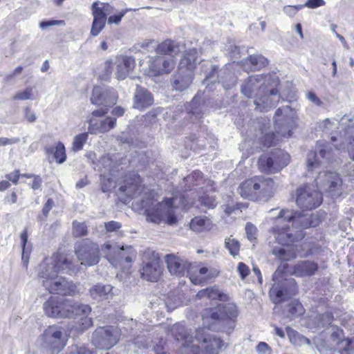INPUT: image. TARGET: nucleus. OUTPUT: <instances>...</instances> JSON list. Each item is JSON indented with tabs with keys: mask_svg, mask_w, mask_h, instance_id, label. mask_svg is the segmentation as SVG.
Returning a JSON list of instances; mask_svg holds the SVG:
<instances>
[{
	"mask_svg": "<svg viewBox=\"0 0 354 354\" xmlns=\"http://www.w3.org/2000/svg\"><path fill=\"white\" fill-rule=\"evenodd\" d=\"M46 316L52 318L79 317V329L84 330L93 325V321L88 315L91 308L87 304H81L73 299H62L51 296L43 304Z\"/></svg>",
	"mask_w": 354,
	"mask_h": 354,
	"instance_id": "nucleus-1",
	"label": "nucleus"
},
{
	"mask_svg": "<svg viewBox=\"0 0 354 354\" xmlns=\"http://www.w3.org/2000/svg\"><path fill=\"white\" fill-rule=\"evenodd\" d=\"M274 225L270 232L276 241L283 245H290L301 239V232L294 228H307L311 225L308 218L297 212L283 209L274 218Z\"/></svg>",
	"mask_w": 354,
	"mask_h": 354,
	"instance_id": "nucleus-2",
	"label": "nucleus"
},
{
	"mask_svg": "<svg viewBox=\"0 0 354 354\" xmlns=\"http://www.w3.org/2000/svg\"><path fill=\"white\" fill-rule=\"evenodd\" d=\"M170 331L176 341L181 342L183 347H189L190 344H193L191 346L192 354H218V349L223 346L220 338L207 334L205 328L197 330L194 339L180 323L172 326Z\"/></svg>",
	"mask_w": 354,
	"mask_h": 354,
	"instance_id": "nucleus-3",
	"label": "nucleus"
},
{
	"mask_svg": "<svg viewBox=\"0 0 354 354\" xmlns=\"http://www.w3.org/2000/svg\"><path fill=\"white\" fill-rule=\"evenodd\" d=\"M295 111L289 106L279 108L274 114V120L277 133L267 132L269 120L261 119L258 122L262 136L259 138L265 147L276 145L280 137L288 138L291 136L290 127L293 123Z\"/></svg>",
	"mask_w": 354,
	"mask_h": 354,
	"instance_id": "nucleus-4",
	"label": "nucleus"
},
{
	"mask_svg": "<svg viewBox=\"0 0 354 354\" xmlns=\"http://www.w3.org/2000/svg\"><path fill=\"white\" fill-rule=\"evenodd\" d=\"M238 192L245 198L252 201H267L274 192V182L270 178L254 176L245 180L239 187Z\"/></svg>",
	"mask_w": 354,
	"mask_h": 354,
	"instance_id": "nucleus-5",
	"label": "nucleus"
},
{
	"mask_svg": "<svg viewBox=\"0 0 354 354\" xmlns=\"http://www.w3.org/2000/svg\"><path fill=\"white\" fill-rule=\"evenodd\" d=\"M71 262L60 254H53L51 257L46 258L37 268V276L41 279L42 285L45 281L53 280L61 272L71 270Z\"/></svg>",
	"mask_w": 354,
	"mask_h": 354,
	"instance_id": "nucleus-6",
	"label": "nucleus"
},
{
	"mask_svg": "<svg viewBox=\"0 0 354 354\" xmlns=\"http://www.w3.org/2000/svg\"><path fill=\"white\" fill-rule=\"evenodd\" d=\"M279 83L278 78L274 76L265 86H260L254 102L256 109L266 111L279 102L281 95L277 88Z\"/></svg>",
	"mask_w": 354,
	"mask_h": 354,
	"instance_id": "nucleus-7",
	"label": "nucleus"
},
{
	"mask_svg": "<svg viewBox=\"0 0 354 354\" xmlns=\"http://www.w3.org/2000/svg\"><path fill=\"white\" fill-rule=\"evenodd\" d=\"M39 342L46 354H58L66 344L63 332L55 325L49 326L44 330L39 337Z\"/></svg>",
	"mask_w": 354,
	"mask_h": 354,
	"instance_id": "nucleus-8",
	"label": "nucleus"
},
{
	"mask_svg": "<svg viewBox=\"0 0 354 354\" xmlns=\"http://www.w3.org/2000/svg\"><path fill=\"white\" fill-rule=\"evenodd\" d=\"M174 198H167L165 201L158 203L153 207L147 209V220L159 224L162 222L169 225H174L177 223V217L175 214L174 205Z\"/></svg>",
	"mask_w": 354,
	"mask_h": 354,
	"instance_id": "nucleus-9",
	"label": "nucleus"
},
{
	"mask_svg": "<svg viewBox=\"0 0 354 354\" xmlns=\"http://www.w3.org/2000/svg\"><path fill=\"white\" fill-rule=\"evenodd\" d=\"M297 205L303 210H311L320 205L322 202L321 193L313 185L300 186L296 191Z\"/></svg>",
	"mask_w": 354,
	"mask_h": 354,
	"instance_id": "nucleus-10",
	"label": "nucleus"
},
{
	"mask_svg": "<svg viewBox=\"0 0 354 354\" xmlns=\"http://www.w3.org/2000/svg\"><path fill=\"white\" fill-rule=\"evenodd\" d=\"M75 252L82 265L92 266L97 264L100 259V250L98 244L88 239L77 243Z\"/></svg>",
	"mask_w": 354,
	"mask_h": 354,
	"instance_id": "nucleus-11",
	"label": "nucleus"
},
{
	"mask_svg": "<svg viewBox=\"0 0 354 354\" xmlns=\"http://www.w3.org/2000/svg\"><path fill=\"white\" fill-rule=\"evenodd\" d=\"M107 113V108H101L91 113V116L87 120L88 133L91 134L105 133L115 127L116 118L112 117L102 118Z\"/></svg>",
	"mask_w": 354,
	"mask_h": 354,
	"instance_id": "nucleus-12",
	"label": "nucleus"
},
{
	"mask_svg": "<svg viewBox=\"0 0 354 354\" xmlns=\"http://www.w3.org/2000/svg\"><path fill=\"white\" fill-rule=\"evenodd\" d=\"M290 161V156L281 151L277 150L270 156L263 155L258 161L260 170L264 172L275 173L286 167Z\"/></svg>",
	"mask_w": 354,
	"mask_h": 354,
	"instance_id": "nucleus-13",
	"label": "nucleus"
},
{
	"mask_svg": "<svg viewBox=\"0 0 354 354\" xmlns=\"http://www.w3.org/2000/svg\"><path fill=\"white\" fill-rule=\"evenodd\" d=\"M120 333L113 326L99 327L92 336L93 344L100 349H110L119 341Z\"/></svg>",
	"mask_w": 354,
	"mask_h": 354,
	"instance_id": "nucleus-14",
	"label": "nucleus"
},
{
	"mask_svg": "<svg viewBox=\"0 0 354 354\" xmlns=\"http://www.w3.org/2000/svg\"><path fill=\"white\" fill-rule=\"evenodd\" d=\"M113 11V8L109 3L95 1L92 4L93 17L91 35L95 37L103 30L106 24V16Z\"/></svg>",
	"mask_w": 354,
	"mask_h": 354,
	"instance_id": "nucleus-15",
	"label": "nucleus"
},
{
	"mask_svg": "<svg viewBox=\"0 0 354 354\" xmlns=\"http://www.w3.org/2000/svg\"><path fill=\"white\" fill-rule=\"evenodd\" d=\"M317 152L310 151L307 155V168L308 171H314L321 165L326 166L331 158V150L328 145L320 142L317 145Z\"/></svg>",
	"mask_w": 354,
	"mask_h": 354,
	"instance_id": "nucleus-16",
	"label": "nucleus"
},
{
	"mask_svg": "<svg viewBox=\"0 0 354 354\" xmlns=\"http://www.w3.org/2000/svg\"><path fill=\"white\" fill-rule=\"evenodd\" d=\"M43 286L52 294L73 296L79 292L76 284L58 275L50 281H45Z\"/></svg>",
	"mask_w": 354,
	"mask_h": 354,
	"instance_id": "nucleus-17",
	"label": "nucleus"
},
{
	"mask_svg": "<svg viewBox=\"0 0 354 354\" xmlns=\"http://www.w3.org/2000/svg\"><path fill=\"white\" fill-rule=\"evenodd\" d=\"M118 95L113 88H109L102 86H95L91 101L95 105H103L107 108L117 102Z\"/></svg>",
	"mask_w": 354,
	"mask_h": 354,
	"instance_id": "nucleus-18",
	"label": "nucleus"
},
{
	"mask_svg": "<svg viewBox=\"0 0 354 354\" xmlns=\"http://www.w3.org/2000/svg\"><path fill=\"white\" fill-rule=\"evenodd\" d=\"M165 260L169 272L173 275L183 276L185 273L189 274V270L195 268L192 263L174 254L165 255Z\"/></svg>",
	"mask_w": 354,
	"mask_h": 354,
	"instance_id": "nucleus-19",
	"label": "nucleus"
},
{
	"mask_svg": "<svg viewBox=\"0 0 354 354\" xmlns=\"http://www.w3.org/2000/svg\"><path fill=\"white\" fill-rule=\"evenodd\" d=\"M175 65L172 57L167 56H156L149 60V70L152 76H158L163 73H170Z\"/></svg>",
	"mask_w": 354,
	"mask_h": 354,
	"instance_id": "nucleus-20",
	"label": "nucleus"
},
{
	"mask_svg": "<svg viewBox=\"0 0 354 354\" xmlns=\"http://www.w3.org/2000/svg\"><path fill=\"white\" fill-rule=\"evenodd\" d=\"M274 77L270 75L250 76L242 85V94L247 97H252L254 94L256 98V95L258 93L260 86H265Z\"/></svg>",
	"mask_w": 354,
	"mask_h": 354,
	"instance_id": "nucleus-21",
	"label": "nucleus"
},
{
	"mask_svg": "<svg viewBox=\"0 0 354 354\" xmlns=\"http://www.w3.org/2000/svg\"><path fill=\"white\" fill-rule=\"evenodd\" d=\"M297 292V285L294 279H286L281 288L274 286L270 291L272 301L279 304L287 298L295 295Z\"/></svg>",
	"mask_w": 354,
	"mask_h": 354,
	"instance_id": "nucleus-22",
	"label": "nucleus"
},
{
	"mask_svg": "<svg viewBox=\"0 0 354 354\" xmlns=\"http://www.w3.org/2000/svg\"><path fill=\"white\" fill-rule=\"evenodd\" d=\"M317 185L323 189L333 193L342 185V179L335 172L319 171L317 178L315 180Z\"/></svg>",
	"mask_w": 354,
	"mask_h": 354,
	"instance_id": "nucleus-23",
	"label": "nucleus"
},
{
	"mask_svg": "<svg viewBox=\"0 0 354 354\" xmlns=\"http://www.w3.org/2000/svg\"><path fill=\"white\" fill-rule=\"evenodd\" d=\"M114 66L117 79L124 80L129 72L134 68L135 60L131 57L121 56L117 57Z\"/></svg>",
	"mask_w": 354,
	"mask_h": 354,
	"instance_id": "nucleus-24",
	"label": "nucleus"
},
{
	"mask_svg": "<svg viewBox=\"0 0 354 354\" xmlns=\"http://www.w3.org/2000/svg\"><path fill=\"white\" fill-rule=\"evenodd\" d=\"M153 103L152 95L145 88L138 86L134 93L133 107L143 111Z\"/></svg>",
	"mask_w": 354,
	"mask_h": 354,
	"instance_id": "nucleus-25",
	"label": "nucleus"
},
{
	"mask_svg": "<svg viewBox=\"0 0 354 354\" xmlns=\"http://www.w3.org/2000/svg\"><path fill=\"white\" fill-rule=\"evenodd\" d=\"M193 73L191 71L178 68L177 73L173 77V87L176 90L183 91L192 82Z\"/></svg>",
	"mask_w": 354,
	"mask_h": 354,
	"instance_id": "nucleus-26",
	"label": "nucleus"
},
{
	"mask_svg": "<svg viewBox=\"0 0 354 354\" xmlns=\"http://www.w3.org/2000/svg\"><path fill=\"white\" fill-rule=\"evenodd\" d=\"M161 274V268L158 260L153 259L147 263L142 268L141 276L149 281H157Z\"/></svg>",
	"mask_w": 354,
	"mask_h": 354,
	"instance_id": "nucleus-27",
	"label": "nucleus"
},
{
	"mask_svg": "<svg viewBox=\"0 0 354 354\" xmlns=\"http://www.w3.org/2000/svg\"><path fill=\"white\" fill-rule=\"evenodd\" d=\"M141 186V180L138 174L133 172L129 174L125 184L119 188L122 192H124L128 196L133 197L139 192Z\"/></svg>",
	"mask_w": 354,
	"mask_h": 354,
	"instance_id": "nucleus-28",
	"label": "nucleus"
},
{
	"mask_svg": "<svg viewBox=\"0 0 354 354\" xmlns=\"http://www.w3.org/2000/svg\"><path fill=\"white\" fill-rule=\"evenodd\" d=\"M195 268L189 270V279L194 285H200L203 283L207 279L214 276L215 271L209 270L206 267L198 268L196 265L193 264Z\"/></svg>",
	"mask_w": 354,
	"mask_h": 354,
	"instance_id": "nucleus-29",
	"label": "nucleus"
},
{
	"mask_svg": "<svg viewBox=\"0 0 354 354\" xmlns=\"http://www.w3.org/2000/svg\"><path fill=\"white\" fill-rule=\"evenodd\" d=\"M112 290L113 287L109 284L97 283L90 288L89 294L93 299L103 301L112 297Z\"/></svg>",
	"mask_w": 354,
	"mask_h": 354,
	"instance_id": "nucleus-30",
	"label": "nucleus"
},
{
	"mask_svg": "<svg viewBox=\"0 0 354 354\" xmlns=\"http://www.w3.org/2000/svg\"><path fill=\"white\" fill-rule=\"evenodd\" d=\"M318 266L316 263L310 261L298 262L293 267L292 273L297 277L311 276L317 270Z\"/></svg>",
	"mask_w": 354,
	"mask_h": 354,
	"instance_id": "nucleus-31",
	"label": "nucleus"
},
{
	"mask_svg": "<svg viewBox=\"0 0 354 354\" xmlns=\"http://www.w3.org/2000/svg\"><path fill=\"white\" fill-rule=\"evenodd\" d=\"M198 59V52L196 48L187 50L180 61L178 67L180 70L185 69L193 71Z\"/></svg>",
	"mask_w": 354,
	"mask_h": 354,
	"instance_id": "nucleus-32",
	"label": "nucleus"
},
{
	"mask_svg": "<svg viewBox=\"0 0 354 354\" xmlns=\"http://www.w3.org/2000/svg\"><path fill=\"white\" fill-rule=\"evenodd\" d=\"M196 297L200 299L207 298L211 300L219 299L221 301H225L227 299V295L220 292L215 286L200 290L196 294Z\"/></svg>",
	"mask_w": 354,
	"mask_h": 354,
	"instance_id": "nucleus-33",
	"label": "nucleus"
},
{
	"mask_svg": "<svg viewBox=\"0 0 354 354\" xmlns=\"http://www.w3.org/2000/svg\"><path fill=\"white\" fill-rule=\"evenodd\" d=\"M179 46L171 40H166L156 47V51L163 56L172 57L180 52Z\"/></svg>",
	"mask_w": 354,
	"mask_h": 354,
	"instance_id": "nucleus-34",
	"label": "nucleus"
},
{
	"mask_svg": "<svg viewBox=\"0 0 354 354\" xmlns=\"http://www.w3.org/2000/svg\"><path fill=\"white\" fill-rule=\"evenodd\" d=\"M190 229L194 232H200L205 230H209L212 223L209 219L203 216H196L192 219Z\"/></svg>",
	"mask_w": 354,
	"mask_h": 354,
	"instance_id": "nucleus-35",
	"label": "nucleus"
},
{
	"mask_svg": "<svg viewBox=\"0 0 354 354\" xmlns=\"http://www.w3.org/2000/svg\"><path fill=\"white\" fill-rule=\"evenodd\" d=\"M102 250L105 254L106 258L109 259L111 263H113L112 260H115L118 254L120 255L122 254V250H125L124 247L120 248L116 244H111L109 242L105 243L102 245Z\"/></svg>",
	"mask_w": 354,
	"mask_h": 354,
	"instance_id": "nucleus-36",
	"label": "nucleus"
},
{
	"mask_svg": "<svg viewBox=\"0 0 354 354\" xmlns=\"http://www.w3.org/2000/svg\"><path fill=\"white\" fill-rule=\"evenodd\" d=\"M286 332L290 341L295 345L303 346L310 344V341L309 339L299 334L291 328L287 327Z\"/></svg>",
	"mask_w": 354,
	"mask_h": 354,
	"instance_id": "nucleus-37",
	"label": "nucleus"
},
{
	"mask_svg": "<svg viewBox=\"0 0 354 354\" xmlns=\"http://www.w3.org/2000/svg\"><path fill=\"white\" fill-rule=\"evenodd\" d=\"M46 153H53L54 158L59 164L63 163L66 160L65 147L61 142H59L55 147L46 148Z\"/></svg>",
	"mask_w": 354,
	"mask_h": 354,
	"instance_id": "nucleus-38",
	"label": "nucleus"
},
{
	"mask_svg": "<svg viewBox=\"0 0 354 354\" xmlns=\"http://www.w3.org/2000/svg\"><path fill=\"white\" fill-rule=\"evenodd\" d=\"M288 317H298L304 314V309L298 301H292L290 303L286 310Z\"/></svg>",
	"mask_w": 354,
	"mask_h": 354,
	"instance_id": "nucleus-39",
	"label": "nucleus"
},
{
	"mask_svg": "<svg viewBox=\"0 0 354 354\" xmlns=\"http://www.w3.org/2000/svg\"><path fill=\"white\" fill-rule=\"evenodd\" d=\"M97 167L99 171H102L104 170L105 173L106 171L110 172L113 171L115 168V165L111 156L104 155L100 159Z\"/></svg>",
	"mask_w": 354,
	"mask_h": 354,
	"instance_id": "nucleus-40",
	"label": "nucleus"
},
{
	"mask_svg": "<svg viewBox=\"0 0 354 354\" xmlns=\"http://www.w3.org/2000/svg\"><path fill=\"white\" fill-rule=\"evenodd\" d=\"M225 247L233 257H236L239 253L240 243L236 239L232 236L225 239Z\"/></svg>",
	"mask_w": 354,
	"mask_h": 354,
	"instance_id": "nucleus-41",
	"label": "nucleus"
},
{
	"mask_svg": "<svg viewBox=\"0 0 354 354\" xmlns=\"http://www.w3.org/2000/svg\"><path fill=\"white\" fill-rule=\"evenodd\" d=\"M272 254L281 261H290L295 257V255L292 252L286 250L283 248L279 246L273 248L272 250Z\"/></svg>",
	"mask_w": 354,
	"mask_h": 354,
	"instance_id": "nucleus-42",
	"label": "nucleus"
},
{
	"mask_svg": "<svg viewBox=\"0 0 354 354\" xmlns=\"http://www.w3.org/2000/svg\"><path fill=\"white\" fill-rule=\"evenodd\" d=\"M220 311L226 318L233 319L238 316L237 307L234 304H227L220 307Z\"/></svg>",
	"mask_w": 354,
	"mask_h": 354,
	"instance_id": "nucleus-43",
	"label": "nucleus"
},
{
	"mask_svg": "<svg viewBox=\"0 0 354 354\" xmlns=\"http://www.w3.org/2000/svg\"><path fill=\"white\" fill-rule=\"evenodd\" d=\"M249 62L254 69H261L268 64V60L261 55L250 56Z\"/></svg>",
	"mask_w": 354,
	"mask_h": 354,
	"instance_id": "nucleus-44",
	"label": "nucleus"
},
{
	"mask_svg": "<svg viewBox=\"0 0 354 354\" xmlns=\"http://www.w3.org/2000/svg\"><path fill=\"white\" fill-rule=\"evenodd\" d=\"M12 98L16 100H34V89L32 87L28 86L25 90L16 93Z\"/></svg>",
	"mask_w": 354,
	"mask_h": 354,
	"instance_id": "nucleus-45",
	"label": "nucleus"
},
{
	"mask_svg": "<svg viewBox=\"0 0 354 354\" xmlns=\"http://www.w3.org/2000/svg\"><path fill=\"white\" fill-rule=\"evenodd\" d=\"M88 233L87 226L85 223L77 221L73 222V234L75 237L86 236Z\"/></svg>",
	"mask_w": 354,
	"mask_h": 354,
	"instance_id": "nucleus-46",
	"label": "nucleus"
},
{
	"mask_svg": "<svg viewBox=\"0 0 354 354\" xmlns=\"http://www.w3.org/2000/svg\"><path fill=\"white\" fill-rule=\"evenodd\" d=\"M88 139V133H83L76 136L73 142V149L75 151L81 150Z\"/></svg>",
	"mask_w": 354,
	"mask_h": 354,
	"instance_id": "nucleus-47",
	"label": "nucleus"
},
{
	"mask_svg": "<svg viewBox=\"0 0 354 354\" xmlns=\"http://www.w3.org/2000/svg\"><path fill=\"white\" fill-rule=\"evenodd\" d=\"M201 102L197 97H194L191 102L189 108L187 109L192 114L196 116L199 115L202 113Z\"/></svg>",
	"mask_w": 354,
	"mask_h": 354,
	"instance_id": "nucleus-48",
	"label": "nucleus"
},
{
	"mask_svg": "<svg viewBox=\"0 0 354 354\" xmlns=\"http://www.w3.org/2000/svg\"><path fill=\"white\" fill-rule=\"evenodd\" d=\"M126 250H127V254L124 252V250H122V254H120V256L118 254V257L115 259L122 261V259H124L126 262H127V263L131 262L133 261V257L135 256V251L133 250L132 247H131V246H127L126 248Z\"/></svg>",
	"mask_w": 354,
	"mask_h": 354,
	"instance_id": "nucleus-49",
	"label": "nucleus"
},
{
	"mask_svg": "<svg viewBox=\"0 0 354 354\" xmlns=\"http://www.w3.org/2000/svg\"><path fill=\"white\" fill-rule=\"evenodd\" d=\"M199 201L203 206L208 209H212L216 206L215 197L212 196L206 195L201 196L199 198Z\"/></svg>",
	"mask_w": 354,
	"mask_h": 354,
	"instance_id": "nucleus-50",
	"label": "nucleus"
},
{
	"mask_svg": "<svg viewBox=\"0 0 354 354\" xmlns=\"http://www.w3.org/2000/svg\"><path fill=\"white\" fill-rule=\"evenodd\" d=\"M245 232L248 239L250 241H253L257 238V229L250 223H247L245 225Z\"/></svg>",
	"mask_w": 354,
	"mask_h": 354,
	"instance_id": "nucleus-51",
	"label": "nucleus"
},
{
	"mask_svg": "<svg viewBox=\"0 0 354 354\" xmlns=\"http://www.w3.org/2000/svg\"><path fill=\"white\" fill-rule=\"evenodd\" d=\"M131 343L129 344L130 346H133L134 348V351L136 352V348H145L147 346L146 339L144 336H138L133 340L131 342Z\"/></svg>",
	"mask_w": 354,
	"mask_h": 354,
	"instance_id": "nucleus-52",
	"label": "nucleus"
},
{
	"mask_svg": "<svg viewBox=\"0 0 354 354\" xmlns=\"http://www.w3.org/2000/svg\"><path fill=\"white\" fill-rule=\"evenodd\" d=\"M129 9H124L120 12L119 13L116 15H113L110 16L108 18V24H119L121 21L122 17L125 15V14L129 11Z\"/></svg>",
	"mask_w": 354,
	"mask_h": 354,
	"instance_id": "nucleus-53",
	"label": "nucleus"
},
{
	"mask_svg": "<svg viewBox=\"0 0 354 354\" xmlns=\"http://www.w3.org/2000/svg\"><path fill=\"white\" fill-rule=\"evenodd\" d=\"M65 25V22L63 20H50L43 21L39 24V28L42 30L46 29L47 28L53 26Z\"/></svg>",
	"mask_w": 354,
	"mask_h": 354,
	"instance_id": "nucleus-54",
	"label": "nucleus"
},
{
	"mask_svg": "<svg viewBox=\"0 0 354 354\" xmlns=\"http://www.w3.org/2000/svg\"><path fill=\"white\" fill-rule=\"evenodd\" d=\"M237 271L242 279H244L250 273L249 267L242 262L238 264Z\"/></svg>",
	"mask_w": 354,
	"mask_h": 354,
	"instance_id": "nucleus-55",
	"label": "nucleus"
},
{
	"mask_svg": "<svg viewBox=\"0 0 354 354\" xmlns=\"http://www.w3.org/2000/svg\"><path fill=\"white\" fill-rule=\"evenodd\" d=\"M20 239L21 241V243L23 245V252H22V261L24 263L26 268L28 266V259L25 260V246L28 240V234L26 230H24L20 234Z\"/></svg>",
	"mask_w": 354,
	"mask_h": 354,
	"instance_id": "nucleus-56",
	"label": "nucleus"
},
{
	"mask_svg": "<svg viewBox=\"0 0 354 354\" xmlns=\"http://www.w3.org/2000/svg\"><path fill=\"white\" fill-rule=\"evenodd\" d=\"M24 117H25L26 120L29 123H34L37 120V116L34 113V111H32L30 109V108L25 107L24 109Z\"/></svg>",
	"mask_w": 354,
	"mask_h": 354,
	"instance_id": "nucleus-57",
	"label": "nucleus"
},
{
	"mask_svg": "<svg viewBox=\"0 0 354 354\" xmlns=\"http://www.w3.org/2000/svg\"><path fill=\"white\" fill-rule=\"evenodd\" d=\"M342 343H344L342 342ZM354 352V337L344 342V350L342 354H353Z\"/></svg>",
	"mask_w": 354,
	"mask_h": 354,
	"instance_id": "nucleus-58",
	"label": "nucleus"
},
{
	"mask_svg": "<svg viewBox=\"0 0 354 354\" xmlns=\"http://www.w3.org/2000/svg\"><path fill=\"white\" fill-rule=\"evenodd\" d=\"M326 4L324 0H308L302 7L305 6L308 8H316L323 6Z\"/></svg>",
	"mask_w": 354,
	"mask_h": 354,
	"instance_id": "nucleus-59",
	"label": "nucleus"
},
{
	"mask_svg": "<svg viewBox=\"0 0 354 354\" xmlns=\"http://www.w3.org/2000/svg\"><path fill=\"white\" fill-rule=\"evenodd\" d=\"M333 320V316L330 313H325L320 317L319 324L322 326L330 325Z\"/></svg>",
	"mask_w": 354,
	"mask_h": 354,
	"instance_id": "nucleus-60",
	"label": "nucleus"
},
{
	"mask_svg": "<svg viewBox=\"0 0 354 354\" xmlns=\"http://www.w3.org/2000/svg\"><path fill=\"white\" fill-rule=\"evenodd\" d=\"M348 140L347 151L349 158L354 161V138L348 137L346 138Z\"/></svg>",
	"mask_w": 354,
	"mask_h": 354,
	"instance_id": "nucleus-61",
	"label": "nucleus"
},
{
	"mask_svg": "<svg viewBox=\"0 0 354 354\" xmlns=\"http://www.w3.org/2000/svg\"><path fill=\"white\" fill-rule=\"evenodd\" d=\"M104 225L107 232H113L119 230L121 227V224L119 222L114 221L105 223Z\"/></svg>",
	"mask_w": 354,
	"mask_h": 354,
	"instance_id": "nucleus-62",
	"label": "nucleus"
},
{
	"mask_svg": "<svg viewBox=\"0 0 354 354\" xmlns=\"http://www.w3.org/2000/svg\"><path fill=\"white\" fill-rule=\"evenodd\" d=\"M68 354H94L93 351L86 348V347H77L75 346L72 348L70 353Z\"/></svg>",
	"mask_w": 354,
	"mask_h": 354,
	"instance_id": "nucleus-63",
	"label": "nucleus"
},
{
	"mask_svg": "<svg viewBox=\"0 0 354 354\" xmlns=\"http://www.w3.org/2000/svg\"><path fill=\"white\" fill-rule=\"evenodd\" d=\"M306 97L308 100L312 102L317 106H321L322 104V102L319 100V98L313 92L309 91L306 93Z\"/></svg>",
	"mask_w": 354,
	"mask_h": 354,
	"instance_id": "nucleus-64",
	"label": "nucleus"
}]
</instances>
